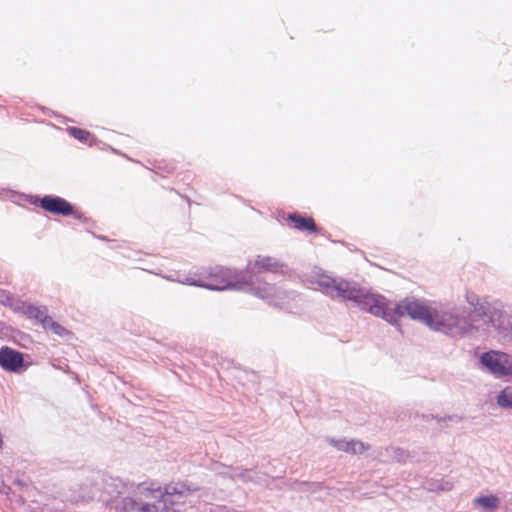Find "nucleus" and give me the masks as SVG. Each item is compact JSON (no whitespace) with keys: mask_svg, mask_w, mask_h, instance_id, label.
Returning <instances> with one entry per match:
<instances>
[{"mask_svg":"<svg viewBox=\"0 0 512 512\" xmlns=\"http://www.w3.org/2000/svg\"><path fill=\"white\" fill-rule=\"evenodd\" d=\"M428 327L452 337L477 338L480 330L474 321V310L466 315L464 308L435 305Z\"/></svg>","mask_w":512,"mask_h":512,"instance_id":"obj_3","label":"nucleus"},{"mask_svg":"<svg viewBox=\"0 0 512 512\" xmlns=\"http://www.w3.org/2000/svg\"><path fill=\"white\" fill-rule=\"evenodd\" d=\"M154 492L153 504L156 512H182L191 505V489L184 483L169 484L164 490L155 484Z\"/></svg>","mask_w":512,"mask_h":512,"instance_id":"obj_6","label":"nucleus"},{"mask_svg":"<svg viewBox=\"0 0 512 512\" xmlns=\"http://www.w3.org/2000/svg\"><path fill=\"white\" fill-rule=\"evenodd\" d=\"M481 365L494 377L512 376V357L506 353L498 351H488L480 357Z\"/></svg>","mask_w":512,"mask_h":512,"instance_id":"obj_7","label":"nucleus"},{"mask_svg":"<svg viewBox=\"0 0 512 512\" xmlns=\"http://www.w3.org/2000/svg\"><path fill=\"white\" fill-rule=\"evenodd\" d=\"M327 442L339 451H343L352 455L362 454L367 450V446L360 440H346L327 438Z\"/></svg>","mask_w":512,"mask_h":512,"instance_id":"obj_12","label":"nucleus"},{"mask_svg":"<svg viewBox=\"0 0 512 512\" xmlns=\"http://www.w3.org/2000/svg\"><path fill=\"white\" fill-rule=\"evenodd\" d=\"M45 329H50L53 333L58 336H64L68 333L67 329L59 323L55 322L51 317L44 326Z\"/></svg>","mask_w":512,"mask_h":512,"instance_id":"obj_19","label":"nucleus"},{"mask_svg":"<svg viewBox=\"0 0 512 512\" xmlns=\"http://www.w3.org/2000/svg\"><path fill=\"white\" fill-rule=\"evenodd\" d=\"M220 475L228 477L235 482H257L258 474L253 470L242 469L240 467H223Z\"/></svg>","mask_w":512,"mask_h":512,"instance_id":"obj_11","label":"nucleus"},{"mask_svg":"<svg viewBox=\"0 0 512 512\" xmlns=\"http://www.w3.org/2000/svg\"><path fill=\"white\" fill-rule=\"evenodd\" d=\"M179 283L207 288L209 290H239L250 292L269 305L284 308L296 297L295 292L262 282L257 274L231 268H215L205 278L184 277Z\"/></svg>","mask_w":512,"mask_h":512,"instance_id":"obj_2","label":"nucleus"},{"mask_svg":"<svg viewBox=\"0 0 512 512\" xmlns=\"http://www.w3.org/2000/svg\"><path fill=\"white\" fill-rule=\"evenodd\" d=\"M288 220L294 224V227L298 230H308L310 232H316L317 227L312 218H304L297 213L289 214Z\"/></svg>","mask_w":512,"mask_h":512,"instance_id":"obj_14","label":"nucleus"},{"mask_svg":"<svg viewBox=\"0 0 512 512\" xmlns=\"http://www.w3.org/2000/svg\"><path fill=\"white\" fill-rule=\"evenodd\" d=\"M0 366L12 373H19L27 368L23 353L7 346L0 348Z\"/></svg>","mask_w":512,"mask_h":512,"instance_id":"obj_9","label":"nucleus"},{"mask_svg":"<svg viewBox=\"0 0 512 512\" xmlns=\"http://www.w3.org/2000/svg\"><path fill=\"white\" fill-rule=\"evenodd\" d=\"M424 486L430 492L450 491L453 488V483L445 479H429Z\"/></svg>","mask_w":512,"mask_h":512,"instance_id":"obj_16","label":"nucleus"},{"mask_svg":"<svg viewBox=\"0 0 512 512\" xmlns=\"http://www.w3.org/2000/svg\"><path fill=\"white\" fill-rule=\"evenodd\" d=\"M255 268H259L260 270L273 272V273H283L285 265L278 261L274 257L270 256H258L255 260L254 267L246 272H252L253 274H257L262 282H266L260 275V272H254Z\"/></svg>","mask_w":512,"mask_h":512,"instance_id":"obj_10","label":"nucleus"},{"mask_svg":"<svg viewBox=\"0 0 512 512\" xmlns=\"http://www.w3.org/2000/svg\"><path fill=\"white\" fill-rule=\"evenodd\" d=\"M26 314L29 318H33L41 322L42 326L44 327L47 321L50 319V316L48 315V310L46 306H35V305H29L26 308Z\"/></svg>","mask_w":512,"mask_h":512,"instance_id":"obj_15","label":"nucleus"},{"mask_svg":"<svg viewBox=\"0 0 512 512\" xmlns=\"http://www.w3.org/2000/svg\"><path fill=\"white\" fill-rule=\"evenodd\" d=\"M311 283L317 290L332 299L351 301L361 311L379 317L391 325H398L404 316L428 326L434 306L413 297H406L399 302H392L385 296L370 289L359 287L356 283L327 274H315Z\"/></svg>","mask_w":512,"mask_h":512,"instance_id":"obj_1","label":"nucleus"},{"mask_svg":"<svg viewBox=\"0 0 512 512\" xmlns=\"http://www.w3.org/2000/svg\"><path fill=\"white\" fill-rule=\"evenodd\" d=\"M497 403L502 408H512V386H507L500 392Z\"/></svg>","mask_w":512,"mask_h":512,"instance_id":"obj_17","label":"nucleus"},{"mask_svg":"<svg viewBox=\"0 0 512 512\" xmlns=\"http://www.w3.org/2000/svg\"><path fill=\"white\" fill-rule=\"evenodd\" d=\"M473 505L480 506L482 512H495L500 505V499L494 494L481 495L473 499Z\"/></svg>","mask_w":512,"mask_h":512,"instance_id":"obj_13","label":"nucleus"},{"mask_svg":"<svg viewBox=\"0 0 512 512\" xmlns=\"http://www.w3.org/2000/svg\"><path fill=\"white\" fill-rule=\"evenodd\" d=\"M474 321L480 329L477 337L487 334L490 328H494L504 340L512 341V316L499 305L478 303L474 309Z\"/></svg>","mask_w":512,"mask_h":512,"instance_id":"obj_5","label":"nucleus"},{"mask_svg":"<svg viewBox=\"0 0 512 512\" xmlns=\"http://www.w3.org/2000/svg\"><path fill=\"white\" fill-rule=\"evenodd\" d=\"M40 207L52 214L69 216L73 215L77 219L82 218V213L74 211L73 206L64 198L54 195H46L40 199Z\"/></svg>","mask_w":512,"mask_h":512,"instance_id":"obj_8","label":"nucleus"},{"mask_svg":"<svg viewBox=\"0 0 512 512\" xmlns=\"http://www.w3.org/2000/svg\"><path fill=\"white\" fill-rule=\"evenodd\" d=\"M116 489L113 507L118 512H156L153 504L155 483L127 484L121 479H112Z\"/></svg>","mask_w":512,"mask_h":512,"instance_id":"obj_4","label":"nucleus"},{"mask_svg":"<svg viewBox=\"0 0 512 512\" xmlns=\"http://www.w3.org/2000/svg\"><path fill=\"white\" fill-rule=\"evenodd\" d=\"M467 301H468V303H469L470 305H472V306H474V307H476V305H477L478 303H481V302L479 301V299H478L475 295L468 296V297H467ZM474 309H475V308H473V310H474Z\"/></svg>","mask_w":512,"mask_h":512,"instance_id":"obj_20","label":"nucleus"},{"mask_svg":"<svg viewBox=\"0 0 512 512\" xmlns=\"http://www.w3.org/2000/svg\"><path fill=\"white\" fill-rule=\"evenodd\" d=\"M68 132L72 137L79 140L80 142H87L91 137V134L88 131L77 127L68 128Z\"/></svg>","mask_w":512,"mask_h":512,"instance_id":"obj_18","label":"nucleus"}]
</instances>
